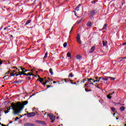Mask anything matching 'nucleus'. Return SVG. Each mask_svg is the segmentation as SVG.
<instances>
[{"mask_svg":"<svg viewBox=\"0 0 126 126\" xmlns=\"http://www.w3.org/2000/svg\"><path fill=\"white\" fill-rule=\"evenodd\" d=\"M10 108H12L11 110H13L14 115H17V114H19V113L22 111V109H23V104L20 103H18L16 104L11 103L10 108H8L7 111H4L5 114L9 113Z\"/></svg>","mask_w":126,"mask_h":126,"instance_id":"f257e3e1","label":"nucleus"},{"mask_svg":"<svg viewBox=\"0 0 126 126\" xmlns=\"http://www.w3.org/2000/svg\"><path fill=\"white\" fill-rule=\"evenodd\" d=\"M27 115L28 118H32V117H35L36 116V113L35 112H31L27 113Z\"/></svg>","mask_w":126,"mask_h":126,"instance_id":"f03ea898","label":"nucleus"},{"mask_svg":"<svg viewBox=\"0 0 126 126\" xmlns=\"http://www.w3.org/2000/svg\"><path fill=\"white\" fill-rule=\"evenodd\" d=\"M48 116L50 118V120H51V121H55L56 119V117L54 116V115L51 113L48 114Z\"/></svg>","mask_w":126,"mask_h":126,"instance_id":"7ed1b4c3","label":"nucleus"},{"mask_svg":"<svg viewBox=\"0 0 126 126\" xmlns=\"http://www.w3.org/2000/svg\"><path fill=\"white\" fill-rule=\"evenodd\" d=\"M77 42L79 44H82L81 40H80V35L78 33L77 34Z\"/></svg>","mask_w":126,"mask_h":126,"instance_id":"20e7f679","label":"nucleus"},{"mask_svg":"<svg viewBox=\"0 0 126 126\" xmlns=\"http://www.w3.org/2000/svg\"><path fill=\"white\" fill-rule=\"evenodd\" d=\"M109 78H111L112 80H115L116 78H113L112 77H107V78H102V80L104 81H107Z\"/></svg>","mask_w":126,"mask_h":126,"instance_id":"39448f33","label":"nucleus"},{"mask_svg":"<svg viewBox=\"0 0 126 126\" xmlns=\"http://www.w3.org/2000/svg\"><path fill=\"white\" fill-rule=\"evenodd\" d=\"M97 12V11L95 10H93L92 11H91L89 14H90L91 15H92V16H93V15L96 14V13Z\"/></svg>","mask_w":126,"mask_h":126,"instance_id":"423d86ee","label":"nucleus"},{"mask_svg":"<svg viewBox=\"0 0 126 126\" xmlns=\"http://www.w3.org/2000/svg\"><path fill=\"white\" fill-rule=\"evenodd\" d=\"M94 50H95V46H93L90 50L89 53L91 54L93 53V52H94Z\"/></svg>","mask_w":126,"mask_h":126,"instance_id":"0eeeda50","label":"nucleus"},{"mask_svg":"<svg viewBox=\"0 0 126 126\" xmlns=\"http://www.w3.org/2000/svg\"><path fill=\"white\" fill-rule=\"evenodd\" d=\"M88 82H89L90 84H92V85H94V83L91 82V81H93L94 80L93 78L87 79Z\"/></svg>","mask_w":126,"mask_h":126,"instance_id":"6e6552de","label":"nucleus"},{"mask_svg":"<svg viewBox=\"0 0 126 126\" xmlns=\"http://www.w3.org/2000/svg\"><path fill=\"white\" fill-rule=\"evenodd\" d=\"M39 79H37V80H39L40 83H42V82H44V81H46V80H45V78H40V76H38Z\"/></svg>","mask_w":126,"mask_h":126,"instance_id":"1a4fd4ad","label":"nucleus"},{"mask_svg":"<svg viewBox=\"0 0 126 126\" xmlns=\"http://www.w3.org/2000/svg\"><path fill=\"white\" fill-rule=\"evenodd\" d=\"M25 126H35L34 124H32L31 123H27L25 124Z\"/></svg>","mask_w":126,"mask_h":126,"instance_id":"9d476101","label":"nucleus"},{"mask_svg":"<svg viewBox=\"0 0 126 126\" xmlns=\"http://www.w3.org/2000/svg\"><path fill=\"white\" fill-rule=\"evenodd\" d=\"M20 68H21V70H22V72L23 73H24V72H26L27 71V70H26L25 68H23L22 67H20Z\"/></svg>","mask_w":126,"mask_h":126,"instance_id":"9b49d317","label":"nucleus"},{"mask_svg":"<svg viewBox=\"0 0 126 126\" xmlns=\"http://www.w3.org/2000/svg\"><path fill=\"white\" fill-rule=\"evenodd\" d=\"M102 44H103V47H106V46H107V45H108V42L103 40Z\"/></svg>","mask_w":126,"mask_h":126,"instance_id":"f8f14e48","label":"nucleus"},{"mask_svg":"<svg viewBox=\"0 0 126 126\" xmlns=\"http://www.w3.org/2000/svg\"><path fill=\"white\" fill-rule=\"evenodd\" d=\"M50 81H51V79L48 78V80L45 81V83H42V84L43 85H45V84H47V83H48V82H50Z\"/></svg>","mask_w":126,"mask_h":126,"instance_id":"ddd939ff","label":"nucleus"},{"mask_svg":"<svg viewBox=\"0 0 126 126\" xmlns=\"http://www.w3.org/2000/svg\"><path fill=\"white\" fill-rule=\"evenodd\" d=\"M93 25V24L91 22H89L87 24V26H89L90 27H91Z\"/></svg>","mask_w":126,"mask_h":126,"instance_id":"4468645a","label":"nucleus"},{"mask_svg":"<svg viewBox=\"0 0 126 126\" xmlns=\"http://www.w3.org/2000/svg\"><path fill=\"white\" fill-rule=\"evenodd\" d=\"M120 110L121 111V112H124V111H125V110H126V108H125V107L124 106H122L120 108Z\"/></svg>","mask_w":126,"mask_h":126,"instance_id":"2eb2a0df","label":"nucleus"},{"mask_svg":"<svg viewBox=\"0 0 126 126\" xmlns=\"http://www.w3.org/2000/svg\"><path fill=\"white\" fill-rule=\"evenodd\" d=\"M83 20H83V18H82L79 21H78L77 22V23L78 24H79L80 23H81V22H82V21H83Z\"/></svg>","mask_w":126,"mask_h":126,"instance_id":"dca6fc26","label":"nucleus"},{"mask_svg":"<svg viewBox=\"0 0 126 126\" xmlns=\"http://www.w3.org/2000/svg\"><path fill=\"white\" fill-rule=\"evenodd\" d=\"M47 57H48V52H46L45 54L44 57H43V60H45V59H47Z\"/></svg>","mask_w":126,"mask_h":126,"instance_id":"f3484780","label":"nucleus"},{"mask_svg":"<svg viewBox=\"0 0 126 126\" xmlns=\"http://www.w3.org/2000/svg\"><path fill=\"white\" fill-rule=\"evenodd\" d=\"M80 4H79L76 8L75 10H76V11H78V10H79V7H80Z\"/></svg>","mask_w":126,"mask_h":126,"instance_id":"a211bd4d","label":"nucleus"},{"mask_svg":"<svg viewBox=\"0 0 126 126\" xmlns=\"http://www.w3.org/2000/svg\"><path fill=\"white\" fill-rule=\"evenodd\" d=\"M49 72L51 74V75H53V74H54V72H53V69L50 68Z\"/></svg>","mask_w":126,"mask_h":126,"instance_id":"6ab92c4d","label":"nucleus"},{"mask_svg":"<svg viewBox=\"0 0 126 126\" xmlns=\"http://www.w3.org/2000/svg\"><path fill=\"white\" fill-rule=\"evenodd\" d=\"M107 26H108V25H107V24H105L102 28V30H105V29L107 28Z\"/></svg>","mask_w":126,"mask_h":126,"instance_id":"aec40b11","label":"nucleus"},{"mask_svg":"<svg viewBox=\"0 0 126 126\" xmlns=\"http://www.w3.org/2000/svg\"><path fill=\"white\" fill-rule=\"evenodd\" d=\"M76 59L77 60H81V56L80 55H77Z\"/></svg>","mask_w":126,"mask_h":126,"instance_id":"412c9836","label":"nucleus"},{"mask_svg":"<svg viewBox=\"0 0 126 126\" xmlns=\"http://www.w3.org/2000/svg\"><path fill=\"white\" fill-rule=\"evenodd\" d=\"M27 75H29V76H31L32 75V76H35V75L33 74L32 73H31V72H29L27 74Z\"/></svg>","mask_w":126,"mask_h":126,"instance_id":"4be33fe9","label":"nucleus"},{"mask_svg":"<svg viewBox=\"0 0 126 126\" xmlns=\"http://www.w3.org/2000/svg\"><path fill=\"white\" fill-rule=\"evenodd\" d=\"M31 23V20H28L27 21V22L26 23V25H28V24H29V23Z\"/></svg>","mask_w":126,"mask_h":126,"instance_id":"5701e85b","label":"nucleus"},{"mask_svg":"<svg viewBox=\"0 0 126 126\" xmlns=\"http://www.w3.org/2000/svg\"><path fill=\"white\" fill-rule=\"evenodd\" d=\"M67 57H68V58H70L71 57V55L70 54V53L68 52L67 53Z\"/></svg>","mask_w":126,"mask_h":126,"instance_id":"b1692460","label":"nucleus"},{"mask_svg":"<svg viewBox=\"0 0 126 126\" xmlns=\"http://www.w3.org/2000/svg\"><path fill=\"white\" fill-rule=\"evenodd\" d=\"M95 79L96 80H94V83H95V82H99L100 81V80H98V79H97V77H96Z\"/></svg>","mask_w":126,"mask_h":126,"instance_id":"393cba45","label":"nucleus"},{"mask_svg":"<svg viewBox=\"0 0 126 126\" xmlns=\"http://www.w3.org/2000/svg\"><path fill=\"white\" fill-rule=\"evenodd\" d=\"M11 76H14V75H16V73H10Z\"/></svg>","mask_w":126,"mask_h":126,"instance_id":"a878e982","label":"nucleus"},{"mask_svg":"<svg viewBox=\"0 0 126 126\" xmlns=\"http://www.w3.org/2000/svg\"><path fill=\"white\" fill-rule=\"evenodd\" d=\"M67 46V43L64 42L63 44V47L64 48H66V46Z\"/></svg>","mask_w":126,"mask_h":126,"instance_id":"bb28decb","label":"nucleus"},{"mask_svg":"<svg viewBox=\"0 0 126 126\" xmlns=\"http://www.w3.org/2000/svg\"><path fill=\"white\" fill-rule=\"evenodd\" d=\"M13 68H16V69H18V71H19L20 70H21V68H20V67H19V68H17L16 67H13Z\"/></svg>","mask_w":126,"mask_h":126,"instance_id":"cd10ccee","label":"nucleus"},{"mask_svg":"<svg viewBox=\"0 0 126 126\" xmlns=\"http://www.w3.org/2000/svg\"><path fill=\"white\" fill-rule=\"evenodd\" d=\"M27 104H28V101H26L24 102L23 105H27Z\"/></svg>","mask_w":126,"mask_h":126,"instance_id":"c85d7f7f","label":"nucleus"},{"mask_svg":"<svg viewBox=\"0 0 126 126\" xmlns=\"http://www.w3.org/2000/svg\"><path fill=\"white\" fill-rule=\"evenodd\" d=\"M35 123H37V124H41V123H42V121H36Z\"/></svg>","mask_w":126,"mask_h":126,"instance_id":"c756f323","label":"nucleus"},{"mask_svg":"<svg viewBox=\"0 0 126 126\" xmlns=\"http://www.w3.org/2000/svg\"><path fill=\"white\" fill-rule=\"evenodd\" d=\"M107 98L108 99H112V96H111V95L109 94L107 95Z\"/></svg>","mask_w":126,"mask_h":126,"instance_id":"7c9ffc66","label":"nucleus"},{"mask_svg":"<svg viewBox=\"0 0 126 126\" xmlns=\"http://www.w3.org/2000/svg\"><path fill=\"white\" fill-rule=\"evenodd\" d=\"M111 110L112 112H115V111H116V109L114 107H111Z\"/></svg>","mask_w":126,"mask_h":126,"instance_id":"2f4dec72","label":"nucleus"},{"mask_svg":"<svg viewBox=\"0 0 126 126\" xmlns=\"http://www.w3.org/2000/svg\"><path fill=\"white\" fill-rule=\"evenodd\" d=\"M18 73H19V75H23V73L22 72H21V71H19V72H18Z\"/></svg>","mask_w":126,"mask_h":126,"instance_id":"473e14b6","label":"nucleus"},{"mask_svg":"<svg viewBox=\"0 0 126 126\" xmlns=\"http://www.w3.org/2000/svg\"><path fill=\"white\" fill-rule=\"evenodd\" d=\"M70 77H73V74L72 73L69 74Z\"/></svg>","mask_w":126,"mask_h":126,"instance_id":"72a5a7b5","label":"nucleus"},{"mask_svg":"<svg viewBox=\"0 0 126 126\" xmlns=\"http://www.w3.org/2000/svg\"><path fill=\"white\" fill-rule=\"evenodd\" d=\"M85 81H86V79H84L81 81V82L83 83H85Z\"/></svg>","mask_w":126,"mask_h":126,"instance_id":"f704fd0d","label":"nucleus"},{"mask_svg":"<svg viewBox=\"0 0 126 126\" xmlns=\"http://www.w3.org/2000/svg\"><path fill=\"white\" fill-rule=\"evenodd\" d=\"M85 91H86V92H89V91H92V90H87V89H85Z\"/></svg>","mask_w":126,"mask_h":126,"instance_id":"c9c22d12","label":"nucleus"},{"mask_svg":"<svg viewBox=\"0 0 126 126\" xmlns=\"http://www.w3.org/2000/svg\"><path fill=\"white\" fill-rule=\"evenodd\" d=\"M113 94H115V92H113L112 94H109V95H110V96H112Z\"/></svg>","mask_w":126,"mask_h":126,"instance_id":"e433bc0d","label":"nucleus"},{"mask_svg":"<svg viewBox=\"0 0 126 126\" xmlns=\"http://www.w3.org/2000/svg\"><path fill=\"white\" fill-rule=\"evenodd\" d=\"M41 125H45V122H41Z\"/></svg>","mask_w":126,"mask_h":126,"instance_id":"4c0bfd02","label":"nucleus"},{"mask_svg":"<svg viewBox=\"0 0 126 126\" xmlns=\"http://www.w3.org/2000/svg\"><path fill=\"white\" fill-rule=\"evenodd\" d=\"M0 64H2V61L0 59Z\"/></svg>","mask_w":126,"mask_h":126,"instance_id":"58836bf2","label":"nucleus"},{"mask_svg":"<svg viewBox=\"0 0 126 126\" xmlns=\"http://www.w3.org/2000/svg\"><path fill=\"white\" fill-rule=\"evenodd\" d=\"M17 120H19V118L16 117V118H15V121H17Z\"/></svg>","mask_w":126,"mask_h":126,"instance_id":"ea45409f","label":"nucleus"},{"mask_svg":"<svg viewBox=\"0 0 126 126\" xmlns=\"http://www.w3.org/2000/svg\"><path fill=\"white\" fill-rule=\"evenodd\" d=\"M23 75H26L27 76H28L27 74H26L25 73H23Z\"/></svg>","mask_w":126,"mask_h":126,"instance_id":"a19ab883","label":"nucleus"},{"mask_svg":"<svg viewBox=\"0 0 126 126\" xmlns=\"http://www.w3.org/2000/svg\"><path fill=\"white\" fill-rule=\"evenodd\" d=\"M122 45H123V46L126 45V42L123 43L122 44Z\"/></svg>","mask_w":126,"mask_h":126,"instance_id":"79ce46f5","label":"nucleus"},{"mask_svg":"<svg viewBox=\"0 0 126 126\" xmlns=\"http://www.w3.org/2000/svg\"><path fill=\"white\" fill-rule=\"evenodd\" d=\"M28 80H31V77H29L28 78Z\"/></svg>","mask_w":126,"mask_h":126,"instance_id":"37998d69","label":"nucleus"},{"mask_svg":"<svg viewBox=\"0 0 126 126\" xmlns=\"http://www.w3.org/2000/svg\"><path fill=\"white\" fill-rule=\"evenodd\" d=\"M87 85H88V83L85 85L84 88H85V87H86V86H87Z\"/></svg>","mask_w":126,"mask_h":126,"instance_id":"c03bdc74","label":"nucleus"},{"mask_svg":"<svg viewBox=\"0 0 126 126\" xmlns=\"http://www.w3.org/2000/svg\"><path fill=\"white\" fill-rule=\"evenodd\" d=\"M72 29H73V27L71 28V30L70 31V33H71V31H72Z\"/></svg>","mask_w":126,"mask_h":126,"instance_id":"a18cd8bd","label":"nucleus"},{"mask_svg":"<svg viewBox=\"0 0 126 126\" xmlns=\"http://www.w3.org/2000/svg\"><path fill=\"white\" fill-rule=\"evenodd\" d=\"M74 14H75V16H77V15H76V13L75 11H74Z\"/></svg>","mask_w":126,"mask_h":126,"instance_id":"49530a36","label":"nucleus"},{"mask_svg":"<svg viewBox=\"0 0 126 126\" xmlns=\"http://www.w3.org/2000/svg\"><path fill=\"white\" fill-rule=\"evenodd\" d=\"M64 80L65 82L66 83H67V82H66V79H64Z\"/></svg>","mask_w":126,"mask_h":126,"instance_id":"de8ad7c7","label":"nucleus"},{"mask_svg":"<svg viewBox=\"0 0 126 126\" xmlns=\"http://www.w3.org/2000/svg\"><path fill=\"white\" fill-rule=\"evenodd\" d=\"M18 75H20L19 74H16V76H18Z\"/></svg>","mask_w":126,"mask_h":126,"instance_id":"09e8293b","label":"nucleus"},{"mask_svg":"<svg viewBox=\"0 0 126 126\" xmlns=\"http://www.w3.org/2000/svg\"><path fill=\"white\" fill-rule=\"evenodd\" d=\"M102 78H102V77L99 78V80L100 81V79H102Z\"/></svg>","mask_w":126,"mask_h":126,"instance_id":"8fccbe9b","label":"nucleus"},{"mask_svg":"<svg viewBox=\"0 0 126 126\" xmlns=\"http://www.w3.org/2000/svg\"><path fill=\"white\" fill-rule=\"evenodd\" d=\"M6 29H7V28H4V30H6Z\"/></svg>","mask_w":126,"mask_h":126,"instance_id":"3c124183","label":"nucleus"},{"mask_svg":"<svg viewBox=\"0 0 126 126\" xmlns=\"http://www.w3.org/2000/svg\"><path fill=\"white\" fill-rule=\"evenodd\" d=\"M9 124H12V121H10V122H9Z\"/></svg>","mask_w":126,"mask_h":126,"instance_id":"603ef678","label":"nucleus"},{"mask_svg":"<svg viewBox=\"0 0 126 126\" xmlns=\"http://www.w3.org/2000/svg\"><path fill=\"white\" fill-rule=\"evenodd\" d=\"M10 71H11V70H10L8 72V73H9V72H10Z\"/></svg>","mask_w":126,"mask_h":126,"instance_id":"864d4df0","label":"nucleus"},{"mask_svg":"<svg viewBox=\"0 0 126 126\" xmlns=\"http://www.w3.org/2000/svg\"><path fill=\"white\" fill-rule=\"evenodd\" d=\"M53 83H54V84H55V83H57V82L54 81V82H53Z\"/></svg>","mask_w":126,"mask_h":126,"instance_id":"5fc2aeb1","label":"nucleus"},{"mask_svg":"<svg viewBox=\"0 0 126 126\" xmlns=\"http://www.w3.org/2000/svg\"><path fill=\"white\" fill-rule=\"evenodd\" d=\"M24 116H27V114H25L24 115Z\"/></svg>","mask_w":126,"mask_h":126,"instance_id":"6e6d98bb","label":"nucleus"},{"mask_svg":"<svg viewBox=\"0 0 126 126\" xmlns=\"http://www.w3.org/2000/svg\"><path fill=\"white\" fill-rule=\"evenodd\" d=\"M54 121L55 120H52L51 123H54Z\"/></svg>","mask_w":126,"mask_h":126,"instance_id":"4d7b16f0","label":"nucleus"},{"mask_svg":"<svg viewBox=\"0 0 126 126\" xmlns=\"http://www.w3.org/2000/svg\"><path fill=\"white\" fill-rule=\"evenodd\" d=\"M13 72H14H14H16V70L13 71Z\"/></svg>","mask_w":126,"mask_h":126,"instance_id":"13d9d810","label":"nucleus"},{"mask_svg":"<svg viewBox=\"0 0 126 126\" xmlns=\"http://www.w3.org/2000/svg\"><path fill=\"white\" fill-rule=\"evenodd\" d=\"M93 3H95V1H93Z\"/></svg>","mask_w":126,"mask_h":126,"instance_id":"bf43d9fd","label":"nucleus"},{"mask_svg":"<svg viewBox=\"0 0 126 126\" xmlns=\"http://www.w3.org/2000/svg\"><path fill=\"white\" fill-rule=\"evenodd\" d=\"M6 77V76H4L3 78H5Z\"/></svg>","mask_w":126,"mask_h":126,"instance_id":"052dcab7","label":"nucleus"},{"mask_svg":"<svg viewBox=\"0 0 126 126\" xmlns=\"http://www.w3.org/2000/svg\"><path fill=\"white\" fill-rule=\"evenodd\" d=\"M116 120H119V118H116Z\"/></svg>","mask_w":126,"mask_h":126,"instance_id":"680f3d73","label":"nucleus"},{"mask_svg":"<svg viewBox=\"0 0 126 126\" xmlns=\"http://www.w3.org/2000/svg\"><path fill=\"white\" fill-rule=\"evenodd\" d=\"M123 59H126V57L123 58Z\"/></svg>","mask_w":126,"mask_h":126,"instance_id":"e2e57ef3","label":"nucleus"},{"mask_svg":"<svg viewBox=\"0 0 126 126\" xmlns=\"http://www.w3.org/2000/svg\"><path fill=\"white\" fill-rule=\"evenodd\" d=\"M95 84H96V85H98V84H97V83H96Z\"/></svg>","mask_w":126,"mask_h":126,"instance_id":"0e129e2a","label":"nucleus"},{"mask_svg":"<svg viewBox=\"0 0 126 126\" xmlns=\"http://www.w3.org/2000/svg\"><path fill=\"white\" fill-rule=\"evenodd\" d=\"M57 119H59V117H57Z\"/></svg>","mask_w":126,"mask_h":126,"instance_id":"69168bd1","label":"nucleus"},{"mask_svg":"<svg viewBox=\"0 0 126 126\" xmlns=\"http://www.w3.org/2000/svg\"><path fill=\"white\" fill-rule=\"evenodd\" d=\"M11 37H13L12 35H11Z\"/></svg>","mask_w":126,"mask_h":126,"instance_id":"338daca9","label":"nucleus"},{"mask_svg":"<svg viewBox=\"0 0 126 126\" xmlns=\"http://www.w3.org/2000/svg\"><path fill=\"white\" fill-rule=\"evenodd\" d=\"M125 126H126V124H125Z\"/></svg>","mask_w":126,"mask_h":126,"instance_id":"774afa93","label":"nucleus"}]
</instances>
